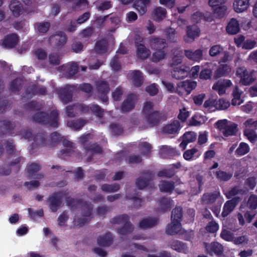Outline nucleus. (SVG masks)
<instances>
[{
  "label": "nucleus",
  "mask_w": 257,
  "mask_h": 257,
  "mask_svg": "<svg viewBox=\"0 0 257 257\" xmlns=\"http://www.w3.org/2000/svg\"><path fill=\"white\" fill-rule=\"evenodd\" d=\"M206 248L208 253L211 255L215 254L220 256L223 251V246L218 242H212L206 246Z\"/></svg>",
  "instance_id": "15"
},
{
  "label": "nucleus",
  "mask_w": 257,
  "mask_h": 257,
  "mask_svg": "<svg viewBox=\"0 0 257 257\" xmlns=\"http://www.w3.org/2000/svg\"><path fill=\"white\" fill-rule=\"evenodd\" d=\"M9 8L15 17H19L23 11L22 5L19 1L13 0L11 2Z\"/></svg>",
  "instance_id": "26"
},
{
  "label": "nucleus",
  "mask_w": 257,
  "mask_h": 257,
  "mask_svg": "<svg viewBox=\"0 0 257 257\" xmlns=\"http://www.w3.org/2000/svg\"><path fill=\"white\" fill-rule=\"evenodd\" d=\"M150 44L152 49L158 50L167 47L166 39L160 37H152L150 40Z\"/></svg>",
  "instance_id": "17"
},
{
  "label": "nucleus",
  "mask_w": 257,
  "mask_h": 257,
  "mask_svg": "<svg viewBox=\"0 0 257 257\" xmlns=\"http://www.w3.org/2000/svg\"><path fill=\"white\" fill-rule=\"evenodd\" d=\"M220 192L215 191L212 193H204L202 197L203 202L206 204H212L216 200L217 198L220 196Z\"/></svg>",
  "instance_id": "27"
},
{
  "label": "nucleus",
  "mask_w": 257,
  "mask_h": 257,
  "mask_svg": "<svg viewBox=\"0 0 257 257\" xmlns=\"http://www.w3.org/2000/svg\"><path fill=\"white\" fill-rule=\"evenodd\" d=\"M199 29L196 25L188 26L187 27V35L188 38L193 41L195 37L199 36Z\"/></svg>",
  "instance_id": "44"
},
{
  "label": "nucleus",
  "mask_w": 257,
  "mask_h": 257,
  "mask_svg": "<svg viewBox=\"0 0 257 257\" xmlns=\"http://www.w3.org/2000/svg\"><path fill=\"white\" fill-rule=\"evenodd\" d=\"M67 36L62 31H57L54 34L52 35L48 39V42L55 49L62 48L67 43Z\"/></svg>",
  "instance_id": "5"
},
{
  "label": "nucleus",
  "mask_w": 257,
  "mask_h": 257,
  "mask_svg": "<svg viewBox=\"0 0 257 257\" xmlns=\"http://www.w3.org/2000/svg\"><path fill=\"white\" fill-rule=\"evenodd\" d=\"M58 117V111L57 110H52L50 114L48 115L46 124L55 128L58 127L59 125Z\"/></svg>",
  "instance_id": "29"
},
{
  "label": "nucleus",
  "mask_w": 257,
  "mask_h": 257,
  "mask_svg": "<svg viewBox=\"0 0 257 257\" xmlns=\"http://www.w3.org/2000/svg\"><path fill=\"white\" fill-rule=\"evenodd\" d=\"M243 207L249 208L254 210H256L257 208V195L254 194L250 195L247 201Z\"/></svg>",
  "instance_id": "48"
},
{
  "label": "nucleus",
  "mask_w": 257,
  "mask_h": 257,
  "mask_svg": "<svg viewBox=\"0 0 257 257\" xmlns=\"http://www.w3.org/2000/svg\"><path fill=\"white\" fill-rule=\"evenodd\" d=\"M180 123L178 120H174L170 124L163 127V132L166 134H175L178 133L180 128Z\"/></svg>",
  "instance_id": "18"
},
{
  "label": "nucleus",
  "mask_w": 257,
  "mask_h": 257,
  "mask_svg": "<svg viewBox=\"0 0 257 257\" xmlns=\"http://www.w3.org/2000/svg\"><path fill=\"white\" fill-rule=\"evenodd\" d=\"M139 148L142 155L148 156L151 153L152 146L147 142H143L139 145Z\"/></svg>",
  "instance_id": "52"
},
{
  "label": "nucleus",
  "mask_w": 257,
  "mask_h": 257,
  "mask_svg": "<svg viewBox=\"0 0 257 257\" xmlns=\"http://www.w3.org/2000/svg\"><path fill=\"white\" fill-rule=\"evenodd\" d=\"M167 12L165 8L160 7L155 8L153 11V15L155 21L160 22L166 17Z\"/></svg>",
  "instance_id": "35"
},
{
  "label": "nucleus",
  "mask_w": 257,
  "mask_h": 257,
  "mask_svg": "<svg viewBox=\"0 0 257 257\" xmlns=\"http://www.w3.org/2000/svg\"><path fill=\"white\" fill-rule=\"evenodd\" d=\"M81 206V213L83 216L90 217L92 214L93 205L87 201L83 200Z\"/></svg>",
  "instance_id": "40"
},
{
  "label": "nucleus",
  "mask_w": 257,
  "mask_h": 257,
  "mask_svg": "<svg viewBox=\"0 0 257 257\" xmlns=\"http://www.w3.org/2000/svg\"><path fill=\"white\" fill-rule=\"evenodd\" d=\"M135 107V102L133 98V95L130 94L122 102L120 110L121 112H127L131 111Z\"/></svg>",
  "instance_id": "20"
},
{
  "label": "nucleus",
  "mask_w": 257,
  "mask_h": 257,
  "mask_svg": "<svg viewBox=\"0 0 257 257\" xmlns=\"http://www.w3.org/2000/svg\"><path fill=\"white\" fill-rule=\"evenodd\" d=\"M182 138L188 143L194 142L197 139V134L194 132H187L183 135Z\"/></svg>",
  "instance_id": "62"
},
{
  "label": "nucleus",
  "mask_w": 257,
  "mask_h": 257,
  "mask_svg": "<svg viewBox=\"0 0 257 257\" xmlns=\"http://www.w3.org/2000/svg\"><path fill=\"white\" fill-rule=\"evenodd\" d=\"M23 84V79L20 77H17L10 83L9 90L11 92H18L21 90Z\"/></svg>",
  "instance_id": "37"
},
{
  "label": "nucleus",
  "mask_w": 257,
  "mask_h": 257,
  "mask_svg": "<svg viewBox=\"0 0 257 257\" xmlns=\"http://www.w3.org/2000/svg\"><path fill=\"white\" fill-rule=\"evenodd\" d=\"M215 174L216 178L221 181H227L232 176V173H227L221 170L216 171Z\"/></svg>",
  "instance_id": "51"
},
{
  "label": "nucleus",
  "mask_w": 257,
  "mask_h": 257,
  "mask_svg": "<svg viewBox=\"0 0 257 257\" xmlns=\"http://www.w3.org/2000/svg\"><path fill=\"white\" fill-rule=\"evenodd\" d=\"M238 132L237 125L235 123H232L230 125H227L225 129L222 131L223 136L225 137L235 136Z\"/></svg>",
  "instance_id": "39"
},
{
  "label": "nucleus",
  "mask_w": 257,
  "mask_h": 257,
  "mask_svg": "<svg viewBox=\"0 0 257 257\" xmlns=\"http://www.w3.org/2000/svg\"><path fill=\"white\" fill-rule=\"evenodd\" d=\"M18 42V36L16 34H11L5 37L2 42V46L4 48L10 49L15 47Z\"/></svg>",
  "instance_id": "16"
},
{
  "label": "nucleus",
  "mask_w": 257,
  "mask_h": 257,
  "mask_svg": "<svg viewBox=\"0 0 257 257\" xmlns=\"http://www.w3.org/2000/svg\"><path fill=\"white\" fill-rule=\"evenodd\" d=\"M25 96H22V97L26 96L27 98H31L32 96L37 95V85L33 84L29 86L25 91Z\"/></svg>",
  "instance_id": "61"
},
{
  "label": "nucleus",
  "mask_w": 257,
  "mask_h": 257,
  "mask_svg": "<svg viewBox=\"0 0 257 257\" xmlns=\"http://www.w3.org/2000/svg\"><path fill=\"white\" fill-rule=\"evenodd\" d=\"M137 195L138 196H132L127 195L125 196V199H130L132 201V208L139 209L142 206V200L139 197L140 195L139 194V193H137Z\"/></svg>",
  "instance_id": "47"
},
{
  "label": "nucleus",
  "mask_w": 257,
  "mask_h": 257,
  "mask_svg": "<svg viewBox=\"0 0 257 257\" xmlns=\"http://www.w3.org/2000/svg\"><path fill=\"white\" fill-rule=\"evenodd\" d=\"M147 5L142 1L138 0L134 4V8L140 13L141 15H143L146 13L147 11Z\"/></svg>",
  "instance_id": "58"
},
{
  "label": "nucleus",
  "mask_w": 257,
  "mask_h": 257,
  "mask_svg": "<svg viewBox=\"0 0 257 257\" xmlns=\"http://www.w3.org/2000/svg\"><path fill=\"white\" fill-rule=\"evenodd\" d=\"M226 10V6H222L213 8V13L216 18L221 19L225 15Z\"/></svg>",
  "instance_id": "57"
},
{
  "label": "nucleus",
  "mask_w": 257,
  "mask_h": 257,
  "mask_svg": "<svg viewBox=\"0 0 257 257\" xmlns=\"http://www.w3.org/2000/svg\"><path fill=\"white\" fill-rule=\"evenodd\" d=\"M6 151L9 156L14 155L16 152L14 141L12 139L5 141Z\"/></svg>",
  "instance_id": "54"
},
{
  "label": "nucleus",
  "mask_w": 257,
  "mask_h": 257,
  "mask_svg": "<svg viewBox=\"0 0 257 257\" xmlns=\"http://www.w3.org/2000/svg\"><path fill=\"white\" fill-rule=\"evenodd\" d=\"M59 96L64 104H67L71 101L73 97V91L70 85H66L59 91Z\"/></svg>",
  "instance_id": "11"
},
{
  "label": "nucleus",
  "mask_w": 257,
  "mask_h": 257,
  "mask_svg": "<svg viewBox=\"0 0 257 257\" xmlns=\"http://www.w3.org/2000/svg\"><path fill=\"white\" fill-rule=\"evenodd\" d=\"M236 75L240 79L239 83L244 86L250 84L255 80V78L253 77V72H249L242 66L237 69Z\"/></svg>",
  "instance_id": "6"
},
{
  "label": "nucleus",
  "mask_w": 257,
  "mask_h": 257,
  "mask_svg": "<svg viewBox=\"0 0 257 257\" xmlns=\"http://www.w3.org/2000/svg\"><path fill=\"white\" fill-rule=\"evenodd\" d=\"M40 169V166L35 163H32L27 165V173L28 174L29 178L30 179L33 177V175H35L36 173Z\"/></svg>",
  "instance_id": "49"
},
{
  "label": "nucleus",
  "mask_w": 257,
  "mask_h": 257,
  "mask_svg": "<svg viewBox=\"0 0 257 257\" xmlns=\"http://www.w3.org/2000/svg\"><path fill=\"white\" fill-rule=\"evenodd\" d=\"M176 172L174 170V168H169L168 169H164L158 172L157 175L160 177H166V178H172L173 177Z\"/></svg>",
  "instance_id": "56"
},
{
  "label": "nucleus",
  "mask_w": 257,
  "mask_h": 257,
  "mask_svg": "<svg viewBox=\"0 0 257 257\" xmlns=\"http://www.w3.org/2000/svg\"><path fill=\"white\" fill-rule=\"evenodd\" d=\"M184 53L187 58L193 61L199 62L202 59V51L200 49H197L194 52L190 50H185Z\"/></svg>",
  "instance_id": "24"
},
{
  "label": "nucleus",
  "mask_w": 257,
  "mask_h": 257,
  "mask_svg": "<svg viewBox=\"0 0 257 257\" xmlns=\"http://www.w3.org/2000/svg\"><path fill=\"white\" fill-rule=\"evenodd\" d=\"M65 200L67 205L71 209L75 208L82 204V199L74 198L71 196L65 197Z\"/></svg>",
  "instance_id": "42"
},
{
  "label": "nucleus",
  "mask_w": 257,
  "mask_h": 257,
  "mask_svg": "<svg viewBox=\"0 0 257 257\" xmlns=\"http://www.w3.org/2000/svg\"><path fill=\"white\" fill-rule=\"evenodd\" d=\"M181 222L171 220V222L167 226L166 233L168 235H174L179 232L181 230Z\"/></svg>",
  "instance_id": "21"
},
{
  "label": "nucleus",
  "mask_w": 257,
  "mask_h": 257,
  "mask_svg": "<svg viewBox=\"0 0 257 257\" xmlns=\"http://www.w3.org/2000/svg\"><path fill=\"white\" fill-rule=\"evenodd\" d=\"M183 216V209L181 207H176L172 211L171 220L181 222Z\"/></svg>",
  "instance_id": "46"
},
{
  "label": "nucleus",
  "mask_w": 257,
  "mask_h": 257,
  "mask_svg": "<svg viewBox=\"0 0 257 257\" xmlns=\"http://www.w3.org/2000/svg\"><path fill=\"white\" fill-rule=\"evenodd\" d=\"M15 127L14 123L8 120L0 121V136L9 134L12 135Z\"/></svg>",
  "instance_id": "13"
},
{
  "label": "nucleus",
  "mask_w": 257,
  "mask_h": 257,
  "mask_svg": "<svg viewBox=\"0 0 257 257\" xmlns=\"http://www.w3.org/2000/svg\"><path fill=\"white\" fill-rule=\"evenodd\" d=\"M87 122V120L80 118L72 120H68L67 124L69 127L73 128L75 130H80L82 129Z\"/></svg>",
  "instance_id": "31"
},
{
  "label": "nucleus",
  "mask_w": 257,
  "mask_h": 257,
  "mask_svg": "<svg viewBox=\"0 0 257 257\" xmlns=\"http://www.w3.org/2000/svg\"><path fill=\"white\" fill-rule=\"evenodd\" d=\"M249 151V147L248 145L244 142L240 143L239 147L235 151V154L238 156H243Z\"/></svg>",
  "instance_id": "53"
},
{
  "label": "nucleus",
  "mask_w": 257,
  "mask_h": 257,
  "mask_svg": "<svg viewBox=\"0 0 257 257\" xmlns=\"http://www.w3.org/2000/svg\"><path fill=\"white\" fill-rule=\"evenodd\" d=\"M113 241L112 234L109 232L100 236L97 238V243L100 246H108Z\"/></svg>",
  "instance_id": "25"
},
{
  "label": "nucleus",
  "mask_w": 257,
  "mask_h": 257,
  "mask_svg": "<svg viewBox=\"0 0 257 257\" xmlns=\"http://www.w3.org/2000/svg\"><path fill=\"white\" fill-rule=\"evenodd\" d=\"M145 120L150 127L158 125L167 118V114L163 111L154 110L145 116Z\"/></svg>",
  "instance_id": "3"
},
{
  "label": "nucleus",
  "mask_w": 257,
  "mask_h": 257,
  "mask_svg": "<svg viewBox=\"0 0 257 257\" xmlns=\"http://www.w3.org/2000/svg\"><path fill=\"white\" fill-rule=\"evenodd\" d=\"M190 70V68L186 65H180V67L175 68L171 71L172 76L176 79H184L186 77Z\"/></svg>",
  "instance_id": "10"
},
{
  "label": "nucleus",
  "mask_w": 257,
  "mask_h": 257,
  "mask_svg": "<svg viewBox=\"0 0 257 257\" xmlns=\"http://www.w3.org/2000/svg\"><path fill=\"white\" fill-rule=\"evenodd\" d=\"M159 205L161 212H164L170 209L172 207V201L169 198L162 197L159 200Z\"/></svg>",
  "instance_id": "38"
},
{
  "label": "nucleus",
  "mask_w": 257,
  "mask_h": 257,
  "mask_svg": "<svg viewBox=\"0 0 257 257\" xmlns=\"http://www.w3.org/2000/svg\"><path fill=\"white\" fill-rule=\"evenodd\" d=\"M244 192L243 189H239V186H235L231 188L228 192H227L225 195L227 199H230L233 196L238 194H243Z\"/></svg>",
  "instance_id": "55"
},
{
  "label": "nucleus",
  "mask_w": 257,
  "mask_h": 257,
  "mask_svg": "<svg viewBox=\"0 0 257 257\" xmlns=\"http://www.w3.org/2000/svg\"><path fill=\"white\" fill-rule=\"evenodd\" d=\"M249 6V0H235L233 7L237 13H241L246 10Z\"/></svg>",
  "instance_id": "32"
},
{
  "label": "nucleus",
  "mask_w": 257,
  "mask_h": 257,
  "mask_svg": "<svg viewBox=\"0 0 257 257\" xmlns=\"http://www.w3.org/2000/svg\"><path fill=\"white\" fill-rule=\"evenodd\" d=\"M142 175L143 176H140L136 182V185L139 189L146 188L153 179L155 174L153 171L147 170L142 172Z\"/></svg>",
  "instance_id": "8"
},
{
  "label": "nucleus",
  "mask_w": 257,
  "mask_h": 257,
  "mask_svg": "<svg viewBox=\"0 0 257 257\" xmlns=\"http://www.w3.org/2000/svg\"><path fill=\"white\" fill-rule=\"evenodd\" d=\"M62 140V137L61 135L55 132L51 134V143L49 145L50 147H54L57 144L60 142Z\"/></svg>",
  "instance_id": "64"
},
{
  "label": "nucleus",
  "mask_w": 257,
  "mask_h": 257,
  "mask_svg": "<svg viewBox=\"0 0 257 257\" xmlns=\"http://www.w3.org/2000/svg\"><path fill=\"white\" fill-rule=\"evenodd\" d=\"M172 249L179 252L187 253L189 252V249L186 243L178 240H173L170 244Z\"/></svg>",
  "instance_id": "23"
},
{
  "label": "nucleus",
  "mask_w": 257,
  "mask_h": 257,
  "mask_svg": "<svg viewBox=\"0 0 257 257\" xmlns=\"http://www.w3.org/2000/svg\"><path fill=\"white\" fill-rule=\"evenodd\" d=\"M85 150L94 154H101L103 152L102 148L97 143H88L85 147Z\"/></svg>",
  "instance_id": "50"
},
{
  "label": "nucleus",
  "mask_w": 257,
  "mask_h": 257,
  "mask_svg": "<svg viewBox=\"0 0 257 257\" xmlns=\"http://www.w3.org/2000/svg\"><path fill=\"white\" fill-rule=\"evenodd\" d=\"M241 198L235 196L227 200L224 204L221 215L223 217L227 216L235 208L238 203L241 201Z\"/></svg>",
  "instance_id": "9"
},
{
  "label": "nucleus",
  "mask_w": 257,
  "mask_h": 257,
  "mask_svg": "<svg viewBox=\"0 0 257 257\" xmlns=\"http://www.w3.org/2000/svg\"><path fill=\"white\" fill-rule=\"evenodd\" d=\"M165 53L162 50H158L154 53L151 57V60L153 62L158 63L160 60L165 58Z\"/></svg>",
  "instance_id": "63"
},
{
  "label": "nucleus",
  "mask_w": 257,
  "mask_h": 257,
  "mask_svg": "<svg viewBox=\"0 0 257 257\" xmlns=\"http://www.w3.org/2000/svg\"><path fill=\"white\" fill-rule=\"evenodd\" d=\"M96 89L100 100L104 103L108 102L107 94L110 87L108 83L105 80H98L96 82Z\"/></svg>",
  "instance_id": "7"
},
{
  "label": "nucleus",
  "mask_w": 257,
  "mask_h": 257,
  "mask_svg": "<svg viewBox=\"0 0 257 257\" xmlns=\"http://www.w3.org/2000/svg\"><path fill=\"white\" fill-rule=\"evenodd\" d=\"M137 47V56L139 59L145 60L150 55L151 51L144 45L139 44Z\"/></svg>",
  "instance_id": "30"
},
{
  "label": "nucleus",
  "mask_w": 257,
  "mask_h": 257,
  "mask_svg": "<svg viewBox=\"0 0 257 257\" xmlns=\"http://www.w3.org/2000/svg\"><path fill=\"white\" fill-rule=\"evenodd\" d=\"M25 158L22 156H15L7 166L0 168V174L5 176L9 175L13 170L15 172L18 173L21 168L22 164L25 162Z\"/></svg>",
  "instance_id": "2"
},
{
  "label": "nucleus",
  "mask_w": 257,
  "mask_h": 257,
  "mask_svg": "<svg viewBox=\"0 0 257 257\" xmlns=\"http://www.w3.org/2000/svg\"><path fill=\"white\" fill-rule=\"evenodd\" d=\"M90 111L98 117H102L104 114V109L97 104L90 105Z\"/></svg>",
  "instance_id": "59"
},
{
  "label": "nucleus",
  "mask_w": 257,
  "mask_h": 257,
  "mask_svg": "<svg viewBox=\"0 0 257 257\" xmlns=\"http://www.w3.org/2000/svg\"><path fill=\"white\" fill-rule=\"evenodd\" d=\"M243 135L251 143H254L257 141V134L253 130L247 129L244 130Z\"/></svg>",
  "instance_id": "60"
},
{
  "label": "nucleus",
  "mask_w": 257,
  "mask_h": 257,
  "mask_svg": "<svg viewBox=\"0 0 257 257\" xmlns=\"http://www.w3.org/2000/svg\"><path fill=\"white\" fill-rule=\"evenodd\" d=\"M175 182L172 181L162 180L159 184L161 192L172 193L175 189Z\"/></svg>",
  "instance_id": "19"
},
{
  "label": "nucleus",
  "mask_w": 257,
  "mask_h": 257,
  "mask_svg": "<svg viewBox=\"0 0 257 257\" xmlns=\"http://www.w3.org/2000/svg\"><path fill=\"white\" fill-rule=\"evenodd\" d=\"M128 215L123 214L112 218L110 222L112 224H123V226L117 229V232L121 235L131 234L134 230L133 224L130 221Z\"/></svg>",
  "instance_id": "1"
},
{
  "label": "nucleus",
  "mask_w": 257,
  "mask_h": 257,
  "mask_svg": "<svg viewBox=\"0 0 257 257\" xmlns=\"http://www.w3.org/2000/svg\"><path fill=\"white\" fill-rule=\"evenodd\" d=\"M133 83L135 86L140 87L143 83V73L140 70H135L132 74Z\"/></svg>",
  "instance_id": "36"
},
{
  "label": "nucleus",
  "mask_w": 257,
  "mask_h": 257,
  "mask_svg": "<svg viewBox=\"0 0 257 257\" xmlns=\"http://www.w3.org/2000/svg\"><path fill=\"white\" fill-rule=\"evenodd\" d=\"M226 30L230 35H235L238 33L240 30L238 22L234 18L231 19L226 28Z\"/></svg>",
  "instance_id": "28"
},
{
  "label": "nucleus",
  "mask_w": 257,
  "mask_h": 257,
  "mask_svg": "<svg viewBox=\"0 0 257 257\" xmlns=\"http://www.w3.org/2000/svg\"><path fill=\"white\" fill-rule=\"evenodd\" d=\"M197 86V83L193 81L186 80L177 83V91L184 90L187 94H189Z\"/></svg>",
  "instance_id": "14"
},
{
  "label": "nucleus",
  "mask_w": 257,
  "mask_h": 257,
  "mask_svg": "<svg viewBox=\"0 0 257 257\" xmlns=\"http://www.w3.org/2000/svg\"><path fill=\"white\" fill-rule=\"evenodd\" d=\"M33 120L43 124H46L48 119V114L45 112H37L33 117Z\"/></svg>",
  "instance_id": "41"
},
{
  "label": "nucleus",
  "mask_w": 257,
  "mask_h": 257,
  "mask_svg": "<svg viewBox=\"0 0 257 257\" xmlns=\"http://www.w3.org/2000/svg\"><path fill=\"white\" fill-rule=\"evenodd\" d=\"M215 72L214 78L217 79L221 77L227 76L231 72L230 65H220Z\"/></svg>",
  "instance_id": "34"
},
{
  "label": "nucleus",
  "mask_w": 257,
  "mask_h": 257,
  "mask_svg": "<svg viewBox=\"0 0 257 257\" xmlns=\"http://www.w3.org/2000/svg\"><path fill=\"white\" fill-rule=\"evenodd\" d=\"M108 40L106 38H102L96 42L94 51L96 54L102 55L108 51Z\"/></svg>",
  "instance_id": "12"
},
{
  "label": "nucleus",
  "mask_w": 257,
  "mask_h": 257,
  "mask_svg": "<svg viewBox=\"0 0 257 257\" xmlns=\"http://www.w3.org/2000/svg\"><path fill=\"white\" fill-rule=\"evenodd\" d=\"M120 186L117 183H114L112 184H104L101 186V190L104 192L112 193L115 192L119 190Z\"/></svg>",
  "instance_id": "45"
},
{
  "label": "nucleus",
  "mask_w": 257,
  "mask_h": 257,
  "mask_svg": "<svg viewBox=\"0 0 257 257\" xmlns=\"http://www.w3.org/2000/svg\"><path fill=\"white\" fill-rule=\"evenodd\" d=\"M34 143H33L32 145H34V144L37 146H47L46 143V136L44 133L40 132L38 133L34 138Z\"/></svg>",
  "instance_id": "43"
},
{
  "label": "nucleus",
  "mask_w": 257,
  "mask_h": 257,
  "mask_svg": "<svg viewBox=\"0 0 257 257\" xmlns=\"http://www.w3.org/2000/svg\"><path fill=\"white\" fill-rule=\"evenodd\" d=\"M67 194V191H60L55 192L48 197L49 206L52 212H56L61 207L63 198Z\"/></svg>",
  "instance_id": "4"
},
{
  "label": "nucleus",
  "mask_w": 257,
  "mask_h": 257,
  "mask_svg": "<svg viewBox=\"0 0 257 257\" xmlns=\"http://www.w3.org/2000/svg\"><path fill=\"white\" fill-rule=\"evenodd\" d=\"M164 32L169 42L173 43L178 42L177 32L175 29L171 27L167 28L164 30Z\"/></svg>",
  "instance_id": "33"
},
{
  "label": "nucleus",
  "mask_w": 257,
  "mask_h": 257,
  "mask_svg": "<svg viewBox=\"0 0 257 257\" xmlns=\"http://www.w3.org/2000/svg\"><path fill=\"white\" fill-rule=\"evenodd\" d=\"M159 222L158 218H146L141 220L139 222V227L142 229H147L153 227Z\"/></svg>",
  "instance_id": "22"
}]
</instances>
